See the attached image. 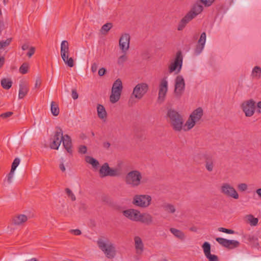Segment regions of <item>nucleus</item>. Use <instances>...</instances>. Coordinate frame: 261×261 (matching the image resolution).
Listing matches in <instances>:
<instances>
[{"label":"nucleus","instance_id":"nucleus-1","mask_svg":"<svg viewBox=\"0 0 261 261\" xmlns=\"http://www.w3.org/2000/svg\"><path fill=\"white\" fill-rule=\"evenodd\" d=\"M122 214L125 218L134 222H139L146 225L153 223V217L150 214L141 213L137 209L128 208L123 211Z\"/></svg>","mask_w":261,"mask_h":261},{"label":"nucleus","instance_id":"nucleus-2","mask_svg":"<svg viewBox=\"0 0 261 261\" xmlns=\"http://www.w3.org/2000/svg\"><path fill=\"white\" fill-rule=\"evenodd\" d=\"M97 245L107 258L113 259L116 257L117 255L116 246L108 239L105 238H99L97 241Z\"/></svg>","mask_w":261,"mask_h":261},{"label":"nucleus","instance_id":"nucleus-3","mask_svg":"<svg viewBox=\"0 0 261 261\" xmlns=\"http://www.w3.org/2000/svg\"><path fill=\"white\" fill-rule=\"evenodd\" d=\"M149 90L148 85L146 83H140L134 88L128 100V105L133 106L141 100L146 95Z\"/></svg>","mask_w":261,"mask_h":261},{"label":"nucleus","instance_id":"nucleus-4","mask_svg":"<svg viewBox=\"0 0 261 261\" xmlns=\"http://www.w3.org/2000/svg\"><path fill=\"white\" fill-rule=\"evenodd\" d=\"M203 115V109L199 107L192 112L185 123L184 132L192 129L196 125L201 123Z\"/></svg>","mask_w":261,"mask_h":261},{"label":"nucleus","instance_id":"nucleus-5","mask_svg":"<svg viewBox=\"0 0 261 261\" xmlns=\"http://www.w3.org/2000/svg\"><path fill=\"white\" fill-rule=\"evenodd\" d=\"M168 116L169 123L174 130L178 132L184 131L185 123L181 115L174 110H170L168 112Z\"/></svg>","mask_w":261,"mask_h":261},{"label":"nucleus","instance_id":"nucleus-6","mask_svg":"<svg viewBox=\"0 0 261 261\" xmlns=\"http://www.w3.org/2000/svg\"><path fill=\"white\" fill-rule=\"evenodd\" d=\"M142 174L138 170L128 172L124 177V182L132 188L139 187L142 183Z\"/></svg>","mask_w":261,"mask_h":261},{"label":"nucleus","instance_id":"nucleus-7","mask_svg":"<svg viewBox=\"0 0 261 261\" xmlns=\"http://www.w3.org/2000/svg\"><path fill=\"white\" fill-rule=\"evenodd\" d=\"M152 202V197L148 194H137L133 198L132 203L140 208L148 207Z\"/></svg>","mask_w":261,"mask_h":261},{"label":"nucleus","instance_id":"nucleus-8","mask_svg":"<svg viewBox=\"0 0 261 261\" xmlns=\"http://www.w3.org/2000/svg\"><path fill=\"white\" fill-rule=\"evenodd\" d=\"M61 57L64 63L69 67L74 66V61L69 57V44L67 41L63 40L61 43Z\"/></svg>","mask_w":261,"mask_h":261},{"label":"nucleus","instance_id":"nucleus-9","mask_svg":"<svg viewBox=\"0 0 261 261\" xmlns=\"http://www.w3.org/2000/svg\"><path fill=\"white\" fill-rule=\"evenodd\" d=\"M220 193L228 198L238 199L239 195L235 188L228 182H224L220 187Z\"/></svg>","mask_w":261,"mask_h":261},{"label":"nucleus","instance_id":"nucleus-10","mask_svg":"<svg viewBox=\"0 0 261 261\" xmlns=\"http://www.w3.org/2000/svg\"><path fill=\"white\" fill-rule=\"evenodd\" d=\"M29 220V216L23 213H17L11 218L10 222L14 227H22L24 226Z\"/></svg>","mask_w":261,"mask_h":261},{"label":"nucleus","instance_id":"nucleus-11","mask_svg":"<svg viewBox=\"0 0 261 261\" xmlns=\"http://www.w3.org/2000/svg\"><path fill=\"white\" fill-rule=\"evenodd\" d=\"M241 108L246 117H251L255 112V101L252 99L245 100L242 103Z\"/></svg>","mask_w":261,"mask_h":261},{"label":"nucleus","instance_id":"nucleus-12","mask_svg":"<svg viewBox=\"0 0 261 261\" xmlns=\"http://www.w3.org/2000/svg\"><path fill=\"white\" fill-rule=\"evenodd\" d=\"M99 176L104 177L108 176H117L120 175L119 170L117 168H111L108 163H105L100 167L99 171Z\"/></svg>","mask_w":261,"mask_h":261},{"label":"nucleus","instance_id":"nucleus-13","mask_svg":"<svg viewBox=\"0 0 261 261\" xmlns=\"http://www.w3.org/2000/svg\"><path fill=\"white\" fill-rule=\"evenodd\" d=\"M182 63V56L180 52H177L174 60L169 65L168 68L170 73L177 70L179 72L181 68Z\"/></svg>","mask_w":261,"mask_h":261},{"label":"nucleus","instance_id":"nucleus-14","mask_svg":"<svg viewBox=\"0 0 261 261\" xmlns=\"http://www.w3.org/2000/svg\"><path fill=\"white\" fill-rule=\"evenodd\" d=\"M130 37L127 33L121 35L119 40V47L122 53H127L129 48Z\"/></svg>","mask_w":261,"mask_h":261},{"label":"nucleus","instance_id":"nucleus-15","mask_svg":"<svg viewBox=\"0 0 261 261\" xmlns=\"http://www.w3.org/2000/svg\"><path fill=\"white\" fill-rule=\"evenodd\" d=\"M185 88V83L181 75H178L175 81L174 93L176 96L180 97L183 94Z\"/></svg>","mask_w":261,"mask_h":261},{"label":"nucleus","instance_id":"nucleus-16","mask_svg":"<svg viewBox=\"0 0 261 261\" xmlns=\"http://www.w3.org/2000/svg\"><path fill=\"white\" fill-rule=\"evenodd\" d=\"M216 240L221 245L228 249H233L240 246V242L234 240H227L222 238H217Z\"/></svg>","mask_w":261,"mask_h":261},{"label":"nucleus","instance_id":"nucleus-17","mask_svg":"<svg viewBox=\"0 0 261 261\" xmlns=\"http://www.w3.org/2000/svg\"><path fill=\"white\" fill-rule=\"evenodd\" d=\"M63 139V132L61 128H58L52 139L50 147L53 149H58Z\"/></svg>","mask_w":261,"mask_h":261},{"label":"nucleus","instance_id":"nucleus-18","mask_svg":"<svg viewBox=\"0 0 261 261\" xmlns=\"http://www.w3.org/2000/svg\"><path fill=\"white\" fill-rule=\"evenodd\" d=\"M168 91V82L165 79H162L159 85L158 100L162 102L165 98Z\"/></svg>","mask_w":261,"mask_h":261},{"label":"nucleus","instance_id":"nucleus-19","mask_svg":"<svg viewBox=\"0 0 261 261\" xmlns=\"http://www.w3.org/2000/svg\"><path fill=\"white\" fill-rule=\"evenodd\" d=\"M202 248L205 256L208 261H219L217 255L211 253V246L208 242H205L202 245Z\"/></svg>","mask_w":261,"mask_h":261},{"label":"nucleus","instance_id":"nucleus-20","mask_svg":"<svg viewBox=\"0 0 261 261\" xmlns=\"http://www.w3.org/2000/svg\"><path fill=\"white\" fill-rule=\"evenodd\" d=\"M134 241L136 253L138 255H142L144 250V244L142 239L139 236H135Z\"/></svg>","mask_w":261,"mask_h":261},{"label":"nucleus","instance_id":"nucleus-21","mask_svg":"<svg viewBox=\"0 0 261 261\" xmlns=\"http://www.w3.org/2000/svg\"><path fill=\"white\" fill-rule=\"evenodd\" d=\"M203 6L201 5H200L199 3H196L193 5L190 11L188 13L194 19L198 15L200 14L203 11Z\"/></svg>","mask_w":261,"mask_h":261},{"label":"nucleus","instance_id":"nucleus-22","mask_svg":"<svg viewBox=\"0 0 261 261\" xmlns=\"http://www.w3.org/2000/svg\"><path fill=\"white\" fill-rule=\"evenodd\" d=\"M193 17L188 13L179 21L177 29L180 31L184 30L187 24L193 19Z\"/></svg>","mask_w":261,"mask_h":261},{"label":"nucleus","instance_id":"nucleus-23","mask_svg":"<svg viewBox=\"0 0 261 261\" xmlns=\"http://www.w3.org/2000/svg\"><path fill=\"white\" fill-rule=\"evenodd\" d=\"M62 141L63 142V144L67 151L70 153H72V142L70 137L67 135L65 136L63 135Z\"/></svg>","mask_w":261,"mask_h":261},{"label":"nucleus","instance_id":"nucleus-24","mask_svg":"<svg viewBox=\"0 0 261 261\" xmlns=\"http://www.w3.org/2000/svg\"><path fill=\"white\" fill-rule=\"evenodd\" d=\"M170 231L176 238L180 241H184L186 238L185 233L179 229L172 227L170 228Z\"/></svg>","mask_w":261,"mask_h":261},{"label":"nucleus","instance_id":"nucleus-25","mask_svg":"<svg viewBox=\"0 0 261 261\" xmlns=\"http://www.w3.org/2000/svg\"><path fill=\"white\" fill-rule=\"evenodd\" d=\"M205 41L206 34L205 32H203L201 34L200 38L199 39L198 41V45L197 46L196 49V51L197 53L199 54L203 49Z\"/></svg>","mask_w":261,"mask_h":261},{"label":"nucleus","instance_id":"nucleus-26","mask_svg":"<svg viewBox=\"0 0 261 261\" xmlns=\"http://www.w3.org/2000/svg\"><path fill=\"white\" fill-rule=\"evenodd\" d=\"M98 117L101 120H105L107 117V113L104 107L100 104L97 106Z\"/></svg>","mask_w":261,"mask_h":261},{"label":"nucleus","instance_id":"nucleus-27","mask_svg":"<svg viewBox=\"0 0 261 261\" xmlns=\"http://www.w3.org/2000/svg\"><path fill=\"white\" fill-rule=\"evenodd\" d=\"M122 89L123 85L122 81L120 79H118L113 83L111 90L122 93Z\"/></svg>","mask_w":261,"mask_h":261},{"label":"nucleus","instance_id":"nucleus-28","mask_svg":"<svg viewBox=\"0 0 261 261\" xmlns=\"http://www.w3.org/2000/svg\"><path fill=\"white\" fill-rule=\"evenodd\" d=\"M28 90V88L26 85L24 84H20L18 94L19 98H23L27 94Z\"/></svg>","mask_w":261,"mask_h":261},{"label":"nucleus","instance_id":"nucleus-29","mask_svg":"<svg viewBox=\"0 0 261 261\" xmlns=\"http://www.w3.org/2000/svg\"><path fill=\"white\" fill-rule=\"evenodd\" d=\"M121 93L111 90V94L110 96V101L112 103H115L119 101L120 98Z\"/></svg>","mask_w":261,"mask_h":261},{"label":"nucleus","instance_id":"nucleus-30","mask_svg":"<svg viewBox=\"0 0 261 261\" xmlns=\"http://www.w3.org/2000/svg\"><path fill=\"white\" fill-rule=\"evenodd\" d=\"M251 75L254 79H260L261 78V68L257 66H255L252 69Z\"/></svg>","mask_w":261,"mask_h":261},{"label":"nucleus","instance_id":"nucleus-31","mask_svg":"<svg viewBox=\"0 0 261 261\" xmlns=\"http://www.w3.org/2000/svg\"><path fill=\"white\" fill-rule=\"evenodd\" d=\"M122 53L117 59V64L119 66H123L124 63L128 60V57L126 55L127 53Z\"/></svg>","mask_w":261,"mask_h":261},{"label":"nucleus","instance_id":"nucleus-32","mask_svg":"<svg viewBox=\"0 0 261 261\" xmlns=\"http://www.w3.org/2000/svg\"><path fill=\"white\" fill-rule=\"evenodd\" d=\"M1 84L4 89L8 90L12 87V82L10 79L3 78L1 80Z\"/></svg>","mask_w":261,"mask_h":261},{"label":"nucleus","instance_id":"nucleus-33","mask_svg":"<svg viewBox=\"0 0 261 261\" xmlns=\"http://www.w3.org/2000/svg\"><path fill=\"white\" fill-rule=\"evenodd\" d=\"M164 210L168 213L173 214L176 212L175 206L171 203H165L163 205Z\"/></svg>","mask_w":261,"mask_h":261},{"label":"nucleus","instance_id":"nucleus-34","mask_svg":"<svg viewBox=\"0 0 261 261\" xmlns=\"http://www.w3.org/2000/svg\"><path fill=\"white\" fill-rule=\"evenodd\" d=\"M86 162L91 165L93 168H97L99 163L97 160L90 156H86L85 157Z\"/></svg>","mask_w":261,"mask_h":261},{"label":"nucleus","instance_id":"nucleus-35","mask_svg":"<svg viewBox=\"0 0 261 261\" xmlns=\"http://www.w3.org/2000/svg\"><path fill=\"white\" fill-rule=\"evenodd\" d=\"M205 168L209 172H212L214 169V161L211 158H207L205 161Z\"/></svg>","mask_w":261,"mask_h":261},{"label":"nucleus","instance_id":"nucleus-36","mask_svg":"<svg viewBox=\"0 0 261 261\" xmlns=\"http://www.w3.org/2000/svg\"><path fill=\"white\" fill-rule=\"evenodd\" d=\"M51 114L54 116H57L60 112L59 108L58 105L54 102L52 101L51 102V108H50Z\"/></svg>","mask_w":261,"mask_h":261},{"label":"nucleus","instance_id":"nucleus-37","mask_svg":"<svg viewBox=\"0 0 261 261\" xmlns=\"http://www.w3.org/2000/svg\"><path fill=\"white\" fill-rule=\"evenodd\" d=\"M207 158L206 155L202 153L195 154L194 156V161L197 164H200L204 159Z\"/></svg>","mask_w":261,"mask_h":261},{"label":"nucleus","instance_id":"nucleus-38","mask_svg":"<svg viewBox=\"0 0 261 261\" xmlns=\"http://www.w3.org/2000/svg\"><path fill=\"white\" fill-rule=\"evenodd\" d=\"M113 24L111 23H107L102 25L100 29V32L102 34L106 35L112 28Z\"/></svg>","mask_w":261,"mask_h":261},{"label":"nucleus","instance_id":"nucleus-39","mask_svg":"<svg viewBox=\"0 0 261 261\" xmlns=\"http://www.w3.org/2000/svg\"><path fill=\"white\" fill-rule=\"evenodd\" d=\"M30 65L27 62L23 63L19 67V71L22 74H25L29 71Z\"/></svg>","mask_w":261,"mask_h":261},{"label":"nucleus","instance_id":"nucleus-40","mask_svg":"<svg viewBox=\"0 0 261 261\" xmlns=\"http://www.w3.org/2000/svg\"><path fill=\"white\" fill-rule=\"evenodd\" d=\"M247 221L251 226H256L258 223V219L254 218L252 215H249L247 216Z\"/></svg>","mask_w":261,"mask_h":261},{"label":"nucleus","instance_id":"nucleus-41","mask_svg":"<svg viewBox=\"0 0 261 261\" xmlns=\"http://www.w3.org/2000/svg\"><path fill=\"white\" fill-rule=\"evenodd\" d=\"M65 191L68 198H70L72 201H73L76 200L75 196L70 189L66 188Z\"/></svg>","mask_w":261,"mask_h":261},{"label":"nucleus","instance_id":"nucleus-42","mask_svg":"<svg viewBox=\"0 0 261 261\" xmlns=\"http://www.w3.org/2000/svg\"><path fill=\"white\" fill-rule=\"evenodd\" d=\"M12 38H8L6 40L0 42V49L8 46L11 43Z\"/></svg>","mask_w":261,"mask_h":261},{"label":"nucleus","instance_id":"nucleus-43","mask_svg":"<svg viewBox=\"0 0 261 261\" xmlns=\"http://www.w3.org/2000/svg\"><path fill=\"white\" fill-rule=\"evenodd\" d=\"M19 163L20 159L19 158H15L13 161V162L12 163L11 170H12L13 171H15L17 167L19 165Z\"/></svg>","mask_w":261,"mask_h":261},{"label":"nucleus","instance_id":"nucleus-44","mask_svg":"<svg viewBox=\"0 0 261 261\" xmlns=\"http://www.w3.org/2000/svg\"><path fill=\"white\" fill-rule=\"evenodd\" d=\"M14 172H15V171H13L12 170H11L10 172L7 175V181L9 184L12 183L14 177Z\"/></svg>","mask_w":261,"mask_h":261},{"label":"nucleus","instance_id":"nucleus-45","mask_svg":"<svg viewBox=\"0 0 261 261\" xmlns=\"http://www.w3.org/2000/svg\"><path fill=\"white\" fill-rule=\"evenodd\" d=\"M218 231L228 234H233L234 233V231L233 230L225 228L223 227L218 228Z\"/></svg>","mask_w":261,"mask_h":261},{"label":"nucleus","instance_id":"nucleus-46","mask_svg":"<svg viewBox=\"0 0 261 261\" xmlns=\"http://www.w3.org/2000/svg\"><path fill=\"white\" fill-rule=\"evenodd\" d=\"M238 188L240 191L244 192L247 190L248 186L245 183H241L238 185Z\"/></svg>","mask_w":261,"mask_h":261},{"label":"nucleus","instance_id":"nucleus-47","mask_svg":"<svg viewBox=\"0 0 261 261\" xmlns=\"http://www.w3.org/2000/svg\"><path fill=\"white\" fill-rule=\"evenodd\" d=\"M87 148L85 145H80L78 147V152L81 154H85L87 153Z\"/></svg>","mask_w":261,"mask_h":261},{"label":"nucleus","instance_id":"nucleus-48","mask_svg":"<svg viewBox=\"0 0 261 261\" xmlns=\"http://www.w3.org/2000/svg\"><path fill=\"white\" fill-rule=\"evenodd\" d=\"M41 84H42V81H41V78L40 77H37L35 80L34 89H39L41 87Z\"/></svg>","mask_w":261,"mask_h":261},{"label":"nucleus","instance_id":"nucleus-49","mask_svg":"<svg viewBox=\"0 0 261 261\" xmlns=\"http://www.w3.org/2000/svg\"><path fill=\"white\" fill-rule=\"evenodd\" d=\"M205 7L210 6L215 1V0H199Z\"/></svg>","mask_w":261,"mask_h":261},{"label":"nucleus","instance_id":"nucleus-50","mask_svg":"<svg viewBox=\"0 0 261 261\" xmlns=\"http://www.w3.org/2000/svg\"><path fill=\"white\" fill-rule=\"evenodd\" d=\"M35 47L34 46H31L29 48V51L27 54V56L29 58H31L35 53Z\"/></svg>","mask_w":261,"mask_h":261},{"label":"nucleus","instance_id":"nucleus-51","mask_svg":"<svg viewBox=\"0 0 261 261\" xmlns=\"http://www.w3.org/2000/svg\"><path fill=\"white\" fill-rule=\"evenodd\" d=\"M13 115V112H8L6 113H3L0 115V117H2L3 119H6L8 117H11Z\"/></svg>","mask_w":261,"mask_h":261},{"label":"nucleus","instance_id":"nucleus-52","mask_svg":"<svg viewBox=\"0 0 261 261\" xmlns=\"http://www.w3.org/2000/svg\"><path fill=\"white\" fill-rule=\"evenodd\" d=\"M72 97L73 99H76L79 97V94L75 90H72Z\"/></svg>","mask_w":261,"mask_h":261},{"label":"nucleus","instance_id":"nucleus-53","mask_svg":"<svg viewBox=\"0 0 261 261\" xmlns=\"http://www.w3.org/2000/svg\"><path fill=\"white\" fill-rule=\"evenodd\" d=\"M98 68V64L96 63H94L91 65V71L92 72H95L97 71Z\"/></svg>","mask_w":261,"mask_h":261},{"label":"nucleus","instance_id":"nucleus-54","mask_svg":"<svg viewBox=\"0 0 261 261\" xmlns=\"http://www.w3.org/2000/svg\"><path fill=\"white\" fill-rule=\"evenodd\" d=\"M106 72V69L105 68H101L99 69L98 73L100 76H103Z\"/></svg>","mask_w":261,"mask_h":261},{"label":"nucleus","instance_id":"nucleus-55","mask_svg":"<svg viewBox=\"0 0 261 261\" xmlns=\"http://www.w3.org/2000/svg\"><path fill=\"white\" fill-rule=\"evenodd\" d=\"M71 232L72 233H73L74 235H76V236H79L82 233L81 231L77 229H72L71 230Z\"/></svg>","mask_w":261,"mask_h":261},{"label":"nucleus","instance_id":"nucleus-56","mask_svg":"<svg viewBox=\"0 0 261 261\" xmlns=\"http://www.w3.org/2000/svg\"><path fill=\"white\" fill-rule=\"evenodd\" d=\"M257 112L259 114H261V101H259L257 103Z\"/></svg>","mask_w":261,"mask_h":261},{"label":"nucleus","instance_id":"nucleus-57","mask_svg":"<svg viewBox=\"0 0 261 261\" xmlns=\"http://www.w3.org/2000/svg\"><path fill=\"white\" fill-rule=\"evenodd\" d=\"M59 168L62 172H65L66 171L65 166L63 163H60V164L59 165Z\"/></svg>","mask_w":261,"mask_h":261},{"label":"nucleus","instance_id":"nucleus-58","mask_svg":"<svg viewBox=\"0 0 261 261\" xmlns=\"http://www.w3.org/2000/svg\"><path fill=\"white\" fill-rule=\"evenodd\" d=\"M31 46H29V45L27 43H25V44H23L22 46H21V48L23 50H27V49H29V48Z\"/></svg>","mask_w":261,"mask_h":261},{"label":"nucleus","instance_id":"nucleus-59","mask_svg":"<svg viewBox=\"0 0 261 261\" xmlns=\"http://www.w3.org/2000/svg\"><path fill=\"white\" fill-rule=\"evenodd\" d=\"M255 192L258 195V197L261 199V188L257 189L255 191Z\"/></svg>","mask_w":261,"mask_h":261},{"label":"nucleus","instance_id":"nucleus-60","mask_svg":"<svg viewBox=\"0 0 261 261\" xmlns=\"http://www.w3.org/2000/svg\"><path fill=\"white\" fill-rule=\"evenodd\" d=\"M5 62V58L4 57L0 58V68L3 66Z\"/></svg>","mask_w":261,"mask_h":261},{"label":"nucleus","instance_id":"nucleus-61","mask_svg":"<svg viewBox=\"0 0 261 261\" xmlns=\"http://www.w3.org/2000/svg\"><path fill=\"white\" fill-rule=\"evenodd\" d=\"M25 261H39V260L36 257H30Z\"/></svg>","mask_w":261,"mask_h":261},{"label":"nucleus","instance_id":"nucleus-62","mask_svg":"<svg viewBox=\"0 0 261 261\" xmlns=\"http://www.w3.org/2000/svg\"><path fill=\"white\" fill-rule=\"evenodd\" d=\"M110 145H111V144L109 142H105L103 143V146H104V147H105L106 148H109L110 147Z\"/></svg>","mask_w":261,"mask_h":261},{"label":"nucleus","instance_id":"nucleus-63","mask_svg":"<svg viewBox=\"0 0 261 261\" xmlns=\"http://www.w3.org/2000/svg\"><path fill=\"white\" fill-rule=\"evenodd\" d=\"M190 230H192V231H196V229L195 228H191Z\"/></svg>","mask_w":261,"mask_h":261},{"label":"nucleus","instance_id":"nucleus-64","mask_svg":"<svg viewBox=\"0 0 261 261\" xmlns=\"http://www.w3.org/2000/svg\"><path fill=\"white\" fill-rule=\"evenodd\" d=\"M253 239H254L253 237H249L248 239L249 241H251L252 240H253Z\"/></svg>","mask_w":261,"mask_h":261}]
</instances>
